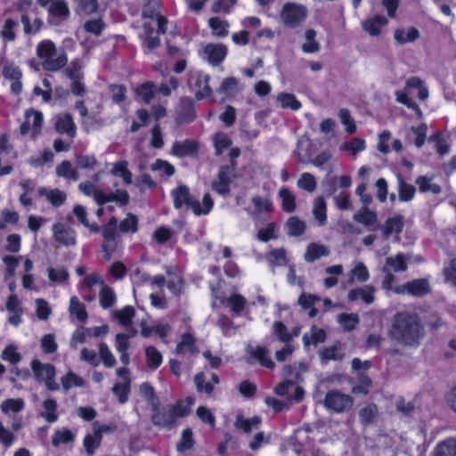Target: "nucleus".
Returning <instances> with one entry per match:
<instances>
[{
  "mask_svg": "<svg viewBox=\"0 0 456 456\" xmlns=\"http://www.w3.org/2000/svg\"><path fill=\"white\" fill-rule=\"evenodd\" d=\"M388 335L397 344L418 347L425 336V327L416 312L400 311L392 318Z\"/></svg>",
  "mask_w": 456,
  "mask_h": 456,
  "instance_id": "1",
  "label": "nucleus"
},
{
  "mask_svg": "<svg viewBox=\"0 0 456 456\" xmlns=\"http://www.w3.org/2000/svg\"><path fill=\"white\" fill-rule=\"evenodd\" d=\"M117 224L118 218L112 216L102 227L95 222L90 223L89 220L87 221V225H84L92 233H99L101 232L102 236L101 248L102 251L104 253L105 260L111 258L121 241L119 233H118L117 231Z\"/></svg>",
  "mask_w": 456,
  "mask_h": 456,
  "instance_id": "2",
  "label": "nucleus"
},
{
  "mask_svg": "<svg viewBox=\"0 0 456 456\" xmlns=\"http://www.w3.org/2000/svg\"><path fill=\"white\" fill-rule=\"evenodd\" d=\"M56 53V47L53 41L49 39L42 40L37 46V55L42 60L43 69L46 71H58L64 68L68 62L65 53H62L53 59Z\"/></svg>",
  "mask_w": 456,
  "mask_h": 456,
  "instance_id": "3",
  "label": "nucleus"
},
{
  "mask_svg": "<svg viewBox=\"0 0 456 456\" xmlns=\"http://www.w3.org/2000/svg\"><path fill=\"white\" fill-rule=\"evenodd\" d=\"M307 8L301 4L287 2L283 4L280 16L285 27L297 28L307 19Z\"/></svg>",
  "mask_w": 456,
  "mask_h": 456,
  "instance_id": "4",
  "label": "nucleus"
},
{
  "mask_svg": "<svg viewBox=\"0 0 456 456\" xmlns=\"http://www.w3.org/2000/svg\"><path fill=\"white\" fill-rule=\"evenodd\" d=\"M30 365L35 379L38 383L44 382L50 391L59 390L60 387L55 382L56 370L52 363H42L39 360L34 359Z\"/></svg>",
  "mask_w": 456,
  "mask_h": 456,
  "instance_id": "5",
  "label": "nucleus"
},
{
  "mask_svg": "<svg viewBox=\"0 0 456 456\" xmlns=\"http://www.w3.org/2000/svg\"><path fill=\"white\" fill-rule=\"evenodd\" d=\"M237 167L230 165H223L219 167L217 177L211 183L212 190L222 197H228L231 194V185L237 178Z\"/></svg>",
  "mask_w": 456,
  "mask_h": 456,
  "instance_id": "6",
  "label": "nucleus"
},
{
  "mask_svg": "<svg viewBox=\"0 0 456 456\" xmlns=\"http://www.w3.org/2000/svg\"><path fill=\"white\" fill-rule=\"evenodd\" d=\"M354 404V398L338 390H330L326 393L324 405L328 410L336 413L348 411Z\"/></svg>",
  "mask_w": 456,
  "mask_h": 456,
  "instance_id": "7",
  "label": "nucleus"
},
{
  "mask_svg": "<svg viewBox=\"0 0 456 456\" xmlns=\"http://www.w3.org/2000/svg\"><path fill=\"white\" fill-rule=\"evenodd\" d=\"M196 103L191 97H181L175 111L177 126L192 123L197 118Z\"/></svg>",
  "mask_w": 456,
  "mask_h": 456,
  "instance_id": "8",
  "label": "nucleus"
},
{
  "mask_svg": "<svg viewBox=\"0 0 456 456\" xmlns=\"http://www.w3.org/2000/svg\"><path fill=\"white\" fill-rule=\"evenodd\" d=\"M151 420L154 426L168 429L173 428L176 423L169 406L161 407L159 399H156L151 405Z\"/></svg>",
  "mask_w": 456,
  "mask_h": 456,
  "instance_id": "9",
  "label": "nucleus"
},
{
  "mask_svg": "<svg viewBox=\"0 0 456 456\" xmlns=\"http://www.w3.org/2000/svg\"><path fill=\"white\" fill-rule=\"evenodd\" d=\"M395 294H410L423 297L430 292L429 282L426 278L415 279L394 289Z\"/></svg>",
  "mask_w": 456,
  "mask_h": 456,
  "instance_id": "10",
  "label": "nucleus"
},
{
  "mask_svg": "<svg viewBox=\"0 0 456 456\" xmlns=\"http://www.w3.org/2000/svg\"><path fill=\"white\" fill-rule=\"evenodd\" d=\"M2 74L5 79L12 82L10 86L11 93L16 96L20 95L23 88L21 83L22 71L20 68L14 63H6L3 67Z\"/></svg>",
  "mask_w": 456,
  "mask_h": 456,
  "instance_id": "11",
  "label": "nucleus"
},
{
  "mask_svg": "<svg viewBox=\"0 0 456 456\" xmlns=\"http://www.w3.org/2000/svg\"><path fill=\"white\" fill-rule=\"evenodd\" d=\"M53 238L61 245L69 247L77 244V233L70 226L57 222L53 225Z\"/></svg>",
  "mask_w": 456,
  "mask_h": 456,
  "instance_id": "12",
  "label": "nucleus"
},
{
  "mask_svg": "<svg viewBox=\"0 0 456 456\" xmlns=\"http://www.w3.org/2000/svg\"><path fill=\"white\" fill-rule=\"evenodd\" d=\"M170 194L175 209H181L183 207H187L191 210L193 209L195 199L187 185L180 184L176 186L171 191Z\"/></svg>",
  "mask_w": 456,
  "mask_h": 456,
  "instance_id": "13",
  "label": "nucleus"
},
{
  "mask_svg": "<svg viewBox=\"0 0 456 456\" xmlns=\"http://www.w3.org/2000/svg\"><path fill=\"white\" fill-rule=\"evenodd\" d=\"M200 142L195 139L175 141L171 148V153L177 158L192 157L198 153Z\"/></svg>",
  "mask_w": 456,
  "mask_h": 456,
  "instance_id": "14",
  "label": "nucleus"
},
{
  "mask_svg": "<svg viewBox=\"0 0 456 456\" xmlns=\"http://www.w3.org/2000/svg\"><path fill=\"white\" fill-rule=\"evenodd\" d=\"M37 4L47 8L49 15L56 18H67L69 16V9L65 0H37Z\"/></svg>",
  "mask_w": 456,
  "mask_h": 456,
  "instance_id": "15",
  "label": "nucleus"
},
{
  "mask_svg": "<svg viewBox=\"0 0 456 456\" xmlns=\"http://www.w3.org/2000/svg\"><path fill=\"white\" fill-rule=\"evenodd\" d=\"M204 53L212 66H218L224 61L227 49L222 44H208L204 47Z\"/></svg>",
  "mask_w": 456,
  "mask_h": 456,
  "instance_id": "16",
  "label": "nucleus"
},
{
  "mask_svg": "<svg viewBox=\"0 0 456 456\" xmlns=\"http://www.w3.org/2000/svg\"><path fill=\"white\" fill-rule=\"evenodd\" d=\"M210 76L203 73H198L195 77L194 86H195V99L197 101H202L209 98L213 94L212 88L209 85Z\"/></svg>",
  "mask_w": 456,
  "mask_h": 456,
  "instance_id": "17",
  "label": "nucleus"
},
{
  "mask_svg": "<svg viewBox=\"0 0 456 456\" xmlns=\"http://www.w3.org/2000/svg\"><path fill=\"white\" fill-rule=\"evenodd\" d=\"M142 29L144 33L142 43L143 52L145 53H151L160 46L161 40L159 36H153L155 30L150 22H143Z\"/></svg>",
  "mask_w": 456,
  "mask_h": 456,
  "instance_id": "18",
  "label": "nucleus"
},
{
  "mask_svg": "<svg viewBox=\"0 0 456 456\" xmlns=\"http://www.w3.org/2000/svg\"><path fill=\"white\" fill-rule=\"evenodd\" d=\"M388 24V20L384 15L376 14L366 19L362 24V29L371 37L380 35L382 28Z\"/></svg>",
  "mask_w": 456,
  "mask_h": 456,
  "instance_id": "19",
  "label": "nucleus"
},
{
  "mask_svg": "<svg viewBox=\"0 0 456 456\" xmlns=\"http://www.w3.org/2000/svg\"><path fill=\"white\" fill-rule=\"evenodd\" d=\"M134 93L143 103L150 104L157 95V86L152 81H145L138 84Z\"/></svg>",
  "mask_w": 456,
  "mask_h": 456,
  "instance_id": "20",
  "label": "nucleus"
},
{
  "mask_svg": "<svg viewBox=\"0 0 456 456\" xmlns=\"http://www.w3.org/2000/svg\"><path fill=\"white\" fill-rule=\"evenodd\" d=\"M54 128L59 134H65L70 138H74L77 134L75 122L69 113L59 116L55 121Z\"/></svg>",
  "mask_w": 456,
  "mask_h": 456,
  "instance_id": "21",
  "label": "nucleus"
},
{
  "mask_svg": "<svg viewBox=\"0 0 456 456\" xmlns=\"http://www.w3.org/2000/svg\"><path fill=\"white\" fill-rule=\"evenodd\" d=\"M198 352L197 340L194 335L190 332L183 333L180 341L175 346V354H183L184 353H189L190 354H195Z\"/></svg>",
  "mask_w": 456,
  "mask_h": 456,
  "instance_id": "22",
  "label": "nucleus"
},
{
  "mask_svg": "<svg viewBox=\"0 0 456 456\" xmlns=\"http://www.w3.org/2000/svg\"><path fill=\"white\" fill-rule=\"evenodd\" d=\"M376 289L372 285H367L363 288L353 289L348 292L347 298L349 301H356L361 298L366 305H370L374 302Z\"/></svg>",
  "mask_w": 456,
  "mask_h": 456,
  "instance_id": "23",
  "label": "nucleus"
},
{
  "mask_svg": "<svg viewBox=\"0 0 456 456\" xmlns=\"http://www.w3.org/2000/svg\"><path fill=\"white\" fill-rule=\"evenodd\" d=\"M354 221L373 230L371 227L378 223L377 213L369 209L367 207H362L360 210L353 216Z\"/></svg>",
  "mask_w": 456,
  "mask_h": 456,
  "instance_id": "24",
  "label": "nucleus"
},
{
  "mask_svg": "<svg viewBox=\"0 0 456 456\" xmlns=\"http://www.w3.org/2000/svg\"><path fill=\"white\" fill-rule=\"evenodd\" d=\"M330 253V249L325 245L311 242L306 248L304 257L307 263H314L322 256H328Z\"/></svg>",
  "mask_w": 456,
  "mask_h": 456,
  "instance_id": "25",
  "label": "nucleus"
},
{
  "mask_svg": "<svg viewBox=\"0 0 456 456\" xmlns=\"http://www.w3.org/2000/svg\"><path fill=\"white\" fill-rule=\"evenodd\" d=\"M404 227L403 216L396 215L388 217L382 227V232L386 237L390 236L393 233L400 234Z\"/></svg>",
  "mask_w": 456,
  "mask_h": 456,
  "instance_id": "26",
  "label": "nucleus"
},
{
  "mask_svg": "<svg viewBox=\"0 0 456 456\" xmlns=\"http://www.w3.org/2000/svg\"><path fill=\"white\" fill-rule=\"evenodd\" d=\"M139 230V219L136 215L127 213L126 216L117 224V231L122 233H136Z\"/></svg>",
  "mask_w": 456,
  "mask_h": 456,
  "instance_id": "27",
  "label": "nucleus"
},
{
  "mask_svg": "<svg viewBox=\"0 0 456 456\" xmlns=\"http://www.w3.org/2000/svg\"><path fill=\"white\" fill-rule=\"evenodd\" d=\"M212 142L216 156H221L232 144V139L224 132L215 133Z\"/></svg>",
  "mask_w": 456,
  "mask_h": 456,
  "instance_id": "28",
  "label": "nucleus"
},
{
  "mask_svg": "<svg viewBox=\"0 0 456 456\" xmlns=\"http://www.w3.org/2000/svg\"><path fill=\"white\" fill-rule=\"evenodd\" d=\"M431 456H456V440L448 438L438 443Z\"/></svg>",
  "mask_w": 456,
  "mask_h": 456,
  "instance_id": "29",
  "label": "nucleus"
},
{
  "mask_svg": "<svg viewBox=\"0 0 456 456\" xmlns=\"http://www.w3.org/2000/svg\"><path fill=\"white\" fill-rule=\"evenodd\" d=\"M388 270L395 273L405 272L408 268L406 257L403 253H397L394 257L387 256L385 260V265Z\"/></svg>",
  "mask_w": 456,
  "mask_h": 456,
  "instance_id": "30",
  "label": "nucleus"
},
{
  "mask_svg": "<svg viewBox=\"0 0 456 456\" xmlns=\"http://www.w3.org/2000/svg\"><path fill=\"white\" fill-rule=\"evenodd\" d=\"M279 197L281 200V208L284 212L292 213L296 210V196L288 188L280 189Z\"/></svg>",
  "mask_w": 456,
  "mask_h": 456,
  "instance_id": "31",
  "label": "nucleus"
},
{
  "mask_svg": "<svg viewBox=\"0 0 456 456\" xmlns=\"http://www.w3.org/2000/svg\"><path fill=\"white\" fill-rule=\"evenodd\" d=\"M193 382L196 390L199 394H205L211 396L215 391V387L210 382L207 381V378L204 372L200 371L195 374Z\"/></svg>",
  "mask_w": 456,
  "mask_h": 456,
  "instance_id": "32",
  "label": "nucleus"
},
{
  "mask_svg": "<svg viewBox=\"0 0 456 456\" xmlns=\"http://www.w3.org/2000/svg\"><path fill=\"white\" fill-rule=\"evenodd\" d=\"M419 191L421 193L432 192L433 194H439L442 188L439 184L432 183V178L427 175H419L415 180Z\"/></svg>",
  "mask_w": 456,
  "mask_h": 456,
  "instance_id": "33",
  "label": "nucleus"
},
{
  "mask_svg": "<svg viewBox=\"0 0 456 456\" xmlns=\"http://www.w3.org/2000/svg\"><path fill=\"white\" fill-rule=\"evenodd\" d=\"M145 357L147 366L151 370H157L162 364L163 356L154 346L145 348Z\"/></svg>",
  "mask_w": 456,
  "mask_h": 456,
  "instance_id": "34",
  "label": "nucleus"
},
{
  "mask_svg": "<svg viewBox=\"0 0 456 456\" xmlns=\"http://www.w3.org/2000/svg\"><path fill=\"white\" fill-rule=\"evenodd\" d=\"M405 90L418 89V97L421 101L428 99L429 94L424 81L419 77H411L406 80Z\"/></svg>",
  "mask_w": 456,
  "mask_h": 456,
  "instance_id": "35",
  "label": "nucleus"
},
{
  "mask_svg": "<svg viewBox=\"0 0 456 456\" xmlns=\"http://www.w3.org/2000/svg\"><path fill=\"white\" fill-rule=\"evenodd\" d=\"M102 442V436H100V434H96L94 431L93 434H86L83 439V446L86 452L90 456L94 455L101 446Z\"/></svg>",
  "mask_w": 456,
  "mask_h": 456,
  "instance_id": "36",
  "label": "nucleus"
},
{
  "mask_svg": "<svg viewBox=\"0 0 456 456\" xmlns=\"http://www.w3.org/2000/svg\"><path fill=\"white\" fill-rule=\"evenodd\" d=\"M320 357L323 361H339L344 357V354L341 352V346L339 342L336 344L324 347L320 351Z\"/></svg>",
  "mask_w": 456,
  "mask_h": 456,
  "instance_id": "37",
  "label": "nucleus"
},
{
  "mask_svg": "<svg viewBox=\"0 0 456 456\" xmlns=\"http://www.w3.org/2000/svg\"><path fill=\"white\" fill-rule=\"evenodd\" d=\"M56 175L72 181L79 178L77 171L72 167L69 160H63L56 167Z\"/></svg>",
  "mask_w": 456,
  "mask_h": 456,
  "instance_id": "38",
  "label": "nucleus"
},
{
  "mask_svg": "<svg viewBox=\"0 0 456 456\" xmlns=\"http://www.w3.org/2000/svg\"><path fill=\"white\" fill-rule=\"evenodd\" d=\"M114 315L121 326L130 327L135 315V310L131 305H126L122 309L115 311Z\"/></svg>",
  "mask_w": 456,
  "mask_h": 456,
  "instance_id": "39",
  "label": "nucleus"
},
{
  "mask_svg": "<svg viewBox=\"0 0 456 456\" xmlns=\"http://www.w3.org/2000/svg\"><path fill=\"white\" fill-rule=\"evenodd\" d=\"M69 312L71 314L75 315L77 319L81 322H86L88 318L86 305L81 303L76 296H73L70 298Z\"/></svg>",
  "mask_w": 456,
  "mask_h": 456,
  "instance_id": "40",
  "label": "nucleus"
},
{
  "mask_svg": "<svg viewBox=\"0 0 456 456\" xmlns=\"http://www.w3.org/2000/svg\"><path fill=\"white\" fill-rule=\"evenodd\" d=\"M43 407L45 411L41 413V416L49 423L56 422L58 419L57 402L53 398L45 399L43 402Z\"/></svg>",
  "mask_w": 456,
  "mask_h": 456,
  "instance_id": "41",
  "label": "nucleus"
},
{
  "mask_svg": "<svg viewBox=\"0 0 456 456\" xmlns=\"http://www.w3.org/2000/svg\"><path fill=\"white\" fill-rule=\"evenodd\" d=\"M316 31L313 28H308L305 32L306 42L302 45V51L305 53H314L319 52L320 44L315 40Z\"/></svg>",
  "mask_w": 456,
  "mask_h": 456,
  "instance_id": "42",
  "label": "nucleus"
},
{
  "mask_svg": "<svg viewBox=\"0 0 456 456\" xmlns=\"http://www.w3.org/2000/svg\"><path fill=\"white\" fill-rule=\"evenodd\" d=\"M20 22L23 25V31L26 35H34L39 32L44 25L40 18H36L31 24L30 19L28 14L24 13L20 16Z\"/></svg>",
  "mask_w": 456,
  "mask_h": 456,
  "instance_id": "43",
  "label": "nucleus"
},
{
  "mask_svg": "<svg viewBox=\"0 0 456 456\" xmlns=\"http://www.w3.org/2000/svg\"><path fill=\"white\" fill-rule=\"evenodd\" d=\"M313 214L321 225L327 220V205L323 197L320 196L314 200Z\"/></svg>",
  "mask_w": 456,
  "mask_h": 456,
  "instance_id": "44",
  "label": "nucleus"
},
{
  "mask_svg": "<svg viewBox=\"0 0 456 456\" xmlns=\"http://www.w3.org/2000/svg\"><path fill=\"white\" fill-rule=\"evenodd\" d=\"M193 209L192 212L195 216H202V215H208L210 213L214 207V200H212L211 195L208 192L205 193L202 199V207L200 203L195 200V202L193 204Z\"/></svg>",
  "mask_w": 456,
  "mask_h": 456,
  "instance_id": "45",
  "label": "nucleus"
},
{
  "mask_svg": "<svg viewBox=\"0 0 456 456\" xmlns=\"http://www.w3.org/2000/svg\"><path fill=\"white\" fill-rule=\"evenodd\" d=\"M111 174L120 177L126 184L132 183V173L127 167V162L121 160L114 164Z\"/></svg>",
  "mask_w": 456,
  "mask_h": 456,
  "instance_id": "46",
  "label": "nucleus"
},
{
  "mask_svg": "<svg viewBox=\"0 0 456 456\" xmlns=\"http://www.w3.org/2000/svg\"><path fill=\"white\" fill-rule=\"evenodd\" d=\"M398 197L400 201H411L416 193L414 185L407 183L402 177H399Z\"/></svg>",
  "mask_w": 456,
  "mask_h": 456,
  "instance_id": "47",
  "label": "nucleus"
},
{
  "mask_svg": "<svg viewBox=\"0 0 456 456\" xmlns=\"http://www.w3.org/2000/svg\"><path fill=\"white\" fill-rule=\"evenodd\" d=\"M227 305L234 314L240 315L246 307L247 299L241 294L233 293L227 299Z\"/></svg>",
  "mask_w": 456,
  "mask_h": 456,
  "instance_id": "48",
  "label": "nucleus"
},
{
  "mask_svg": "<svg viewBox=\"0 0 456 456\" xmlns=\"http://www.w3.org/2000/svg\"><path fill=\"white\" fill-rule=\"evenodd\" d=\"M272 330L276 338L282 343L288 344L293 339V335H290L288 328L281 321L274 322Z\"/></svg>",
  "mask_w": 456,
  "mask_h": 456,
  "instance_id": "49",
  "label": "nucleus"
},
{
  "mask_svg": "<svg viewBox=\"0 0 456 456\" xmlns=\"http://www.w3.org/2000/svg\"><path fill=\"white\" fill-rule=\"evenodd\" d=\"M194 444L195 440L193 438L192 430L190 428H187L182 432L181 439L176 444V450L179 452H184L191 450Z\"/></svg>",
  "mask_w": 456,
  "mask_h": 456,
  "instance_id": "50",
  "label": "nucleus"
},
{
  "mask_svg": "<svg viewBox=\"0 0 456 456\" xmlns=\"http://www.w3.org/2000/svg\"><path fill=\"white\" fill-rule=\"evenodd\" d=\"M160 8L161 4L159 0H149L142 6V17L144 19H150L154 20L157 17L160 15Z\"/></svg>",
  "mask_w": 456,
  "mask_h": 456,
  "instance_id": "51",
  "label": "nucleus"
},
{
  "mask_svg": "<svg viewBox=\"0 0 456 456\" xmlns=\"http://www.w3.org/2000/svg\"><path fill=\"white\" fill-rule=\"evenodd\" d=\"M75 439V436L71 430L68 428L58 429L54 432L52 437V444L53 446L60 444H67L72 443Z\"/></svg>",
  "mask_w": 456,
  "mask_h": 456,
  "instance_id": "52",
  "label": "nucleus"
},
{
  "mask_svg": "<svg viewBox=\"0 0 456 456\" xmlns=\"http://www.w3.org/2000/svg\"><path fill=\"white\" fill-rule=\"evenodd\" d=\"M252 356L264 367L273 369L275 364L269 357L267 349L265 346H256L252 352Z\"/></svg>",
  "mask_w": 456,
  "mask_h": 456,
  "instance_id": "53",
  "label": "nucleus"
},
{
  "mask_svg": "<svg viewBox=\"0 0 456 456\" xmlns=\"http://www.w3.org/2000/svg\"><path fill=\"white\" fill-rule=\"evenodd\" d=\"M395 96H396V101L406 106L408 109L413 110L416 115L419 118L422 117V110L421 109L419 108V106L411 99L408 96L407 93L404 92V91H397L395 93Z\"/></svg>",
  "mask_w": 456,
  "mask_h": 456,
  "instance_id": "54",
  "label": "nucleus"
},
{
  "mask_svg": "<svg viewBox=\"0 0 456 456\" xmlns=\"http://www.w3.org/2000/svg\"><path fill=\"white\" fill-rule=\"evenodd\" d=\"M278 100L280 101L281 107L285 109L298 110L302 107L301 102L297 99V97L293 94L281 93L278 95Z\"/></svg>",
  "mask_w": 456,
  "mask_h": 456,
  "instance_id": "55",
  "label": "nucleus"
},
{
  "mask_svg": "<svg viewBox=\"0 0 456 456\" xmlns=\"http://www.w3.org/2000/svg\"><path fill=\"white\" fill-rule=\"evenodd\" d=\"M130 380L124 381L123 383H116L112 387V392L118 396V402L122 404L128 401L130 394Z\"/></svg>",
  "mask_w": 456,
  "mask_h": 456,
  "instance_id": "56",
  "label": "nucleus"
},
{
  "mask_svg": "<svg viewBox=\"0 0 456 456\" xmlns=\"http://www.w3.org/2000/svg\"><path fill=\"white\" fill-rule=\"evenodd\" d=\"M286 225L288 227L289 234L291 236H300L305 231V224L297 216H290Z\"/></svg>",
  "mask_w": 456,
  "mask_h": 456,
  "instance_id": "57",
  "label": "nucleus"
},
{
  "mask_svg": "<svg viewBox=\"0 0 456 456\" xmlns=\"http://www.w3.org/2000/svg\"><path fill=\"white\" fill-rule=\"evenodd\" d=\"M213 34L219 37H224L228 35V24L218 17H212L208 21Z\"/></svg>",
  "mask_w": 456,
  "mask_h": 456,
  "instance_id": "58",
  "label": "nucleus"
},
{
  "mask_svg": "<svg viewBox=\"0 0 456 456\" xmlns=\"http://www.w3.org/2000/svg\"><path fill=\"white\" fill-rule=\"evenodd\" d=\"M100 305L103 309L111 307L116 302V295L110 287H103L100 291Z\"/></svg>",
  "mask_w": 456,
  "mask_h": 456,
  "instance_id": "59",
  "label": "nucleus"
},
{
  "mask_svg": "<svg viewBox=\"0 0 456 456\" xmlns=\"http://www.w3.org/2000/svg\"><path fill=\"white\" fill-rule=\"evenodd\" d=\"M18 27V22L12 19H6L4 20L1 36L6 42H12L16 39L15 28Z\"/></svg>",
  "mask_w": 456,
  "mask_h": 456,
  "instance_id": "60",
  "label": "nucleus"
},
{
  "mask_svg": "<svg viewBox=\"0 0 456 456\" xmlns=\"http://www.w3.org/2000/svg\"><path fill=\"white\" fill-rule=\"evenodd\" d=\"M99 356L107 368H112L116 364V358L105 342L99 344Z\"/></svg>",
  "mask_w": 456,
  "mask_h": 456,
  "instance_id": "61",
  "label": "nucleus"
},
{
  "mask_svg": "<svg viewBox=\"0 0 456 456\" xmlns=\"http://www.w3.org/2000/svg\"><path fill=\"white\" fill-rule=\"evenodd\" d=\"M378 408L376 404L370 403L359 411V417L364 425L372 423L377 416Z\"/></svg>",
  "mask_w": 456,
  "mask_h": 456,
  "instance_id": "62",
  "label": "nucleus"
},
{
  "mask_svg": "<svg viewBox=\"0 0 456 456\" xmlns=\"http://www.w3.org/2000/svg\"><path fill=\"white\" fill-rule=\"evenodd\" d=\"M61 381L64 390H69L72 387H80L85 384L84 379L72 371H69L66 375H64Z\"/></svg>",
  "mask_w": 456,
  "mask_h": 456,
  "instance_id": "63",
  "label": "nucleus"
},
{
  "mask_svg": "<svg viewBox=\"0 0 456 456\" xmlns=\"http://www.w3.org/2000/svg\"><path fill=\"white\" fill-rule=\"evenodd\" d=\"M297 183L300 189L308 192H313L317 187L315 177L310 173H303Z\"/></svg>",
  "mask_w": 456,
  "mask_h": 456,
  "instance_id": "64",
  "label": "nucleus"
}]
</instances>
